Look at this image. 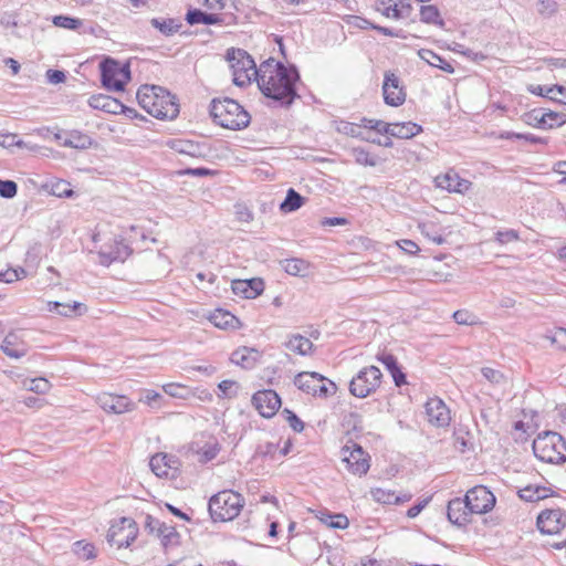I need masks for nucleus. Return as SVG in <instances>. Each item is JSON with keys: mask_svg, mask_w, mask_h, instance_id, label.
Instances as JSON below:
<instances>
[{"mask_svg": "<svg viewBox=\"0 0 566 566\" xmlns=\"http://www.w3.org/2000/svg\"><path fill=\"white\" fill-rule=\"evenodd\" d=\"M300 75L294 66L286 67L283 63L269 59L260 65L258 86L268 98L280 106H290L296 97V82Z\"/></svg>", "mask_w": 566, "mask_h": 566, "instance_id": "nucleus-1", "label": "nucleus"}, {"mask_svg": "<svg viewBox=\"0 0 566 566\" xmlns=\"http://www.w3.org/2000/svg\"><path fill=\"white\" fill-rule=\"evenodd\" d=\"M136 98L139 106L156 118L174 119L179 114L176 96L161 86L143 85L138 88Z\"/></svg>", "mask_w": 566, "mask_h": 566, "instance_id": "nucleus-2", "label": "nucleus"}, {"mask_svg": "<svg viewBox=\"0 0 566 566\" xmlns=\"http://www.w3.org/2000/svg\"><path fill=\"white\" fill-rule=\"evenodd\" d=\"M210 115L223 128L239 130L250 124V114L234 99H212Z\"/></svg>", "mask_w": 566, "mask_h": 566, "instance_id": "nucleus-3", "label": "nucleus"}, {"mask_svg": "<svg viewBox=\"0 0 566 566\" xmlns=\"http://www.w3.org/2000/svg\"><path fill=\"white\" fill-rule=\"evenodd\" d=\"M533 451L537 459L546 463L560 464L566 461V441L554 431H544L533 441Z\"/></svg>", "mask_w": 566, "mask_h": 566, "instance_id": "nucleus-4", "label": "nucleus"}, {"mask_svg": "<svg viewBox=\"0 0 566 566\" xmlns=\"http://www.w3.org/2000/svg\"><path fill=\"white\" fill-rule=\"evenodd\" d=\"M244 506L243 496L231 490H223L209 500L208 509L214 522H227L235 518Z\"/></svg>", "mask_w": 566, "mask_h": 566, "instance_id": "nucleus-5", "label": "nucleus"}, {"mask_svg": "<svg viewBox=\"0 0 566 566\" xmlns=\"http://www.w3.org/2000/svg\"><path fill=\"white\" fill-rule=\"evenodd\" d=\"M227 60L232 71L233 84L244 87L250 84L252 78L260 77V67L256 69L254 60L247 51L231 48L227 51Z\"/></svg>", "mask_w": 566, "mask_h": 566, "instance_id": "nucleus-6", "label": "nucleus"}, {"mask_svg": "<svg viewBox=\"0 0 566 566\" xmlns=\"http://www.w3.org/2000/svg\"><path fill=\"white\" fill-rule=\"evenodd\" d=\"M99 67L102 84L109 91H123L125 84L130 80L129 66L122 65L114 59H105Z\"/></svg>", "mask_w": 566, "mask_h": 566, "instance_id": "nucleus-7", "label": "nucleus"}, {"mask_svg": "<svg viewBox=\"0 0 566 566\" xmlns=\"http://www.w3.org/2000/svg\"><path fill=\"white\" fill-rule=\"evenodd\" d=\"M382 374L376 366H368L358 371L349 382V391L357 398H366L380 386Z\"/></svg>", "mask_w": 566, "mask_h": 566, "instance_id": "nucleus-8", "label": "nucleus"}, {"mask_svg": "<svg viewBox=\"0 0 566 566\" xmlns=\"http://www.w3.org/2000/svg\"><path fill=\"white\" fill-rule=\"evenodd\" d=\"M138 528L133 518L122 517L113 524L107 534V542L117 548L128 547L137 537Z\"/></svg>", "mask_w": 566, "mask_h": 566, "instance_id": "nucleus-9", "label": "nucleus"}, {"mask_svg": "<svg viewBox=\"0 0 566 566\" xmlns=\"http://www.w3.org/2000/svg\"><path fill=\"white\" fill-rule=\"evenodd\" d=\"M464 499L473 514L490 512L496 502L494 494L484 485H476L470 489Z\"/></svg>", "mask_w": 566, "mask_h": 566, "instance_id": "nucleus-10", "label": "nucleus"}, {"mask_svg": "<svg viewBox=\"0 0 566 566\" xmlns=\"http://www.w3.org/2000/svg\"><path fill=\"white\" fill-rule=\"evenodd\" d=\"M96 402L108 413L120 415L136 409V403L123 395L102 392L96 397Z\"/></svg>", "mask_w": 566, "mask_h": 566, "instance_id": "nucleus-11", "label": "nucleus"}, {"mask_svg": "<svg viewBox=\"0 0 566 566\" xmlns=\"http://www.w3.org/2000/svg\"><path fill=\"white\" fill-rule=\"evenodd\" d=\"M252 405L264 418L273 417L281 407L280 396L272 389L256 391L252 396Z\"/></svg>", "mask_w": 566, "mask_h": 566, "instance_id": "nucleus-12", "label": "nucleus"}, {"mask_svg": "<svg viewBox=\"0 0 566 566\" xmlns=\"http://www.w3.org/2000/svg\"><path fill=\"white\" fill-rule=\"evenodd\" d=\"M424 409L430 424L437 428H444L450 424V410L442 399L438 397L429 398Z\"/></svg>", "mask_w": 566, "mask_h": 566, "instance_id": "nucleus-13", "label": "nucleus"}, {"mask_svg": "<svg viewBox=\"0 0 566 566\" xmlns=\"http://www.w3.org/2000/svg\"><path fill=\"white\" fill-rule=\"evenodd\" d=\"M566 525V516L560 509L543 511L537 517V527L544 534H557Z\"/></svg>", "mask_w": 566, "mask_h": 566, "instance_id": "nucleus-14", "label": "nucleus"}, {"mask_svg": "<svg viewBox=\"0 0 566 566\" xmlns=\"http://www.w3.org/2000/svg\"><path fill=\"white\" fill-rule=\"evenodd\" d=\"M382 95L385 103L389 106H400L406 101V93L400 86V81L391 72L385 73Z\"/></svg>", "mask_w": 566, "mask_h": 566, "instance_id": "nucleus-15", "label": "nucleus"}, {"mask_svg": "<svg viewBox=\"0 0 566 566\" xmlns=\"http://www.w3.org/2000/svg\"><path fill=\"white\" fill-rule=\"evenodd\" d=\"M343 462L346 463V468L353 474L363 475L366 474L369 470V460L366 458V454L361 447L355 446V448L349 451L348 448L343 450Z\"/></svg>", "mask_w": 566, "mask_h": 566, "instance_id": "nucleus-16", "label": "nucleus"}, {"mask_svg": "<svg viewBox=\"0 0 566 566\" xmlns=\"http://www.w3.org/2000/svg\"><path fill=\"white\" fill-rule=\"evenodd\" d=\"M97 254L98 262L104 266H108L113 262L124 261L130 254V249L122 241L115 239L114 244L103 245Z\"/></svg>", "mask_w": 566, "mask_h": 566, "instance_id": "nucleus-17", "label": "nucleus"}, {"mask_svg": "<svg viewBox=\"0 0 566 566\" xmlns=\"http://www.w3.org/2000/svg\"><path fill=\"white\" fill-rule=\"evenodd\" d=\"M149 467L159 478H175L178 471V460L168 454L158 453L150 458Z\"/></svg>", "mask_w": 566, "mask_h": 566, "instance_id": "nucleus-18", "label": "nucleus"}, {"mask_svg": "<svg viewBox=\"0 0 566 566\" xmlns=\"http://www.w3.org/2000/svg\"><path fill=\"white\" fill-rule=\"evenodd\" d=\"M436 185L449 192L465 193L471 188L472 182L450 170L444 175L437 176Z\"/></svg>", "mask_w": 566, "mask_h": 566, "instance_id": "nucleus-19", "label": "nucleus"}, {"mask_svg": "<svg viewBox=\"0 0 566 566\" xmlns=\"http://www.w3.org/2000/svg\"><path fill=\"white\" fill-rule=\"evenodd\" d=\"M473 514L465 499L455 497L448 503V520L455 525H464L470 522V515Z\"/></svg>", "mask_w": 566, "mask_h": 566, "instance_id": "nucleus-20", "label": "nucleus"}, {"mask_svg": "<svg viewBox=\"0 0 566 566\" xmlns=\"http://www.w3.org/2000/svg\"><path fill=\"white\" fill-rule=\"evenodd\" d=\"M235 295L243 298H255L264 290V282L261 279L234 280L231 284Z\"/></svg>", "mask_w": 566, "mask_h": 566, "instance_id": "nucleus-21", "label": "nucleus"}, {"mask_svg": "<svg viewBox=\"0 0 566 566\" xmlns=\"http://www.w3.org/2000/svg\"><path fill=\"white\" fill-rule=\"evenodd\" d=\"M326 380V377L315 371H302L294 377V385L302 391L316 396L318 385Z\"/></svg>", "mask_w": 566, "mask_h": 566, "instance_id": "nucleus-22", "label": "nucleus"}, {"mask_svg": "<svg viewBox=\"0 0 566 566\" xmlns=\"http://www.w3.org/2000/svg\"><path fill=\"white\" fill-rule=\"evenodd\" d=\"M1 350L8 357L19 359L25 356L28 348L20 335L10 332L2 340Z\"/></svg>", "mask_w": 566, "mask_h": 566, "instance_id": "nucleus-23", "label": "nucleus"}, {"mask_svg": "<svg viewBox=\"0 0 566 566\" xmlns=\"http://www.w3.org/2000/svg\"><path fill=\"white\" fill-rule=\"evenodd\" d=\"M261 358V353L251 347H241L234 350L231 354V361L238 366H241L244 369H252L259 359Z\"/></svg>", "mask_w": 566, "mask_h": 566, "instance_id": "nucleus-24", "label": "nucleus"}, {"mask_svg": "<svg viewBox=\"0 0 566 566\" xmlns=\"http://www.w3.org/2000/svg\"><path fill=\"white\" fill-rule=\"evenodd\" d=\"M88 104L91 107L96 109H102L106 113L111 114H119L120 109H123V103L118 99L107 96V95H93L88 99Z\"/></svg>", "mask_w": 566, "mask_h": 566, "instance_id": "nucleus-25", "label": "nucleus"}, {"mask_svg": "<svg viewBox=\"0 0 566 566\" xmlns=\"http://www.w3.org/2000/svg\"><path fill=\"white\" fill-rule=\"evenodd\" d=\"M422 132V127L416 123H392L390 124L389 135L397 138H412Z\"/></svg>", "mask_w": 566, "mask_h": 566, "instance_id": "nucleus-26", "label": "nucleus"}, {"mask_svg": "<svg viewBox=\"0 0 566 566\" xmlns=\"http://www.w3.org/2000/svg\"><path fill=\"white\" fill-rule=\"evenodd\" d=\"M186 21L190 24H219L222 22V18L216 13H207L201 11L200 9L189 10L186 14Z\"/></svg>", "mask_w": 566, "mask_h": 566, "instance_id": "nucleus-27", "label": "nucleus"}, {"mask_svg": "<svg viewBox=\"0 0 566 566\" xmlns=\"http://www.w3.org/2000/svg\"><path fill=\"white\" fill-rule=\"evenodd\" d=\"M419 56L431 66L438 67L450 74L454 72V69L451 63H449L447 60H444L443 57H441L431 50H420Z\"/></svg>", "mask_w": 566, "mask_h": 566, "instance_id": "nucleus-28", "label": "nucleus"}, {"mask_svg": "<svg viewBox=\"0 0 566 566\" xmlns=\"http://www.w3.org/2000/svg\"><path fill=\"white\" fill-rule=\"evenodd\" d=\"M61 145L76 149H86L92 145V138L78 130H72L67 134V137L61 142Z\"/></svg>", "mask_w": 566, "mask_h": 566, "instance_id": "nucleus-29", "label": "nucleus"}, {"mask_svg": "<svg viewBox=\"0 0 566 566\" xmlns=\"http://www.w3.org/2000/svg\"><path fill=\"white\" fill-rule=\"evenodd\" d=\"M305 203V198L296 190L290 188L286 192L285 199L280 205V210L284 213H290L298 210Z\"/></svg>", "mask_w": 566, "mask_h": 566, "instance_id": "nucleus-30", "label": "nucleus"}, {"mask_svg": "<svg viewBox=\"0 0 566 566\" xmlns=\"http://www.w3.org/2000/svg\"><path fill=\"white\" fill-rule=\"evenodd\" d=\"M282 266L287 274L294 276H305L310 270V263L298 258L282 261Z\"/></svg>", "mask_w": 566, "mask_h": 566, "instance_id": "nucleus-31", "label": "nucleus"}, {"mask_svg": "<svg viewBox=\"0 0 566 566\" xmlns=\"http://www.w3.org/2000/svg\"><path fill=\"white\" fill-rule=\"evenodd\" d=\"M210 322L219 328L234 327L238 318L228 311L218 308L210 314Z\"/></svg>", "mask_w": 566, "mask_h": 566, "instance_id": "nucleus-32", "label": "nucleus"}, {"mask_svg": "<svg viewBox=\"0 0 566 566\" xmlns=\"http://www.w3.org/2000/svg\"><path fill=\"white\" fill-rule=\"evenodd\" d=\"M286 348L298 355H307L313 348V343L300 334L293 335L285 344Z\"/></svg>", "mask_w": 566, "mask_h": 566, "instance_id": "nucleus-33", "label": "nucleus"}, {"mask_svg": "<svg viewBox=\"0 0 566 566\" xmlns=\"http://www.w3.org/2000/svg\"><path fill=\"white\" fill-rule=\"evenodd\" d=\"M150 24L159 30L164 35L170 36L179 31L181 28V22L177 19H159L154 18L150 20Z\"/></svg>", "mask_w": 566, "mask_h": 566, "instance_id": "nucleus-34", "label": "nucleus"}, {"mask_svg": "<svg viewBox=\"0 0 566 566\" xmlns=\"http://www.w3.org/2000/svg\"><path fill=\"white\" fill-rule=\"evenodd\" d=\"M48 308L50 312H55L63 316H72L73 313L83 310L86 311V306L83 303L73 302L70 303H61V302H49Z\"/></svg>", "mask_w": 566, "mask_h": 566, "instance_id": "nucleus-35", "label": "nucleus"}, {"mask_svg": "<svg viewBox=\"0 0 566 566\" xmlns=\"http://www.w3.org/2000/svg\"><path fill=\"white\" fill-rule=\"evenodd\" d=\"M547 489L543 486H525L518 491V496L525 502H536L547 497Z\"/></svg>", "mask_w": 566, "mask_h": 566, "instance_id": "nucleus-36", "label": "nucleus"}, {"mask_svg": "<svg viewBox=\"0 0 566 566\" xmlns=\"http://www.w3.org/2000/svg\"><path fill=\"white\" fill-rule=\"evenodd\" d=\"M420 20L428 24L443 25L439 9L432 4L421 6Z\"/></svg>", "mask_w": 566, "mask_h": 566, "instance_id": "nucleus-37", "label": "nucleus"}, {"mask_svg": "<svg viewBox=\"0 0 566 566\" xmlns=\"http://www.w3.org/2000/svg\"><path fill=\"white\" fill-rule=\"evenodd\" d=\"M157 536L160 537L161 544L167 547L168 545H175L178 543L179 534L175 526L163 524L159 525Z\"/></svg>", "mask_w": 566, "mask_h": 566, "instance_id": "nucleus-38", "label": "nucleus"}, {"mask_svg": "<svg viewBox=\"0 0 566 566\" xmlns=\"http://www.w3.org/2000/svg\"><path fill=\"white\" fill-rule=\"evenodd\" d=\"M73 553L83 560L94 559L96 557L95 547L91 543L78 541L73 544Z\"/></svg>", "mask_w": 566, "mask_h": 566, "instance_id": "nucleus-39", "label": "nucleus"}, {"mask_svg": "<svg viewBox=\"0 0 566 566\" xmlns=\"http://www.w3.org/2000/svg\"><path fill=\"white\" fill-rule=\"evenodd\" d=\"M220 451V446L217 441L208 442L203 447L196 449V452L199 454L200 462H209L213 460Z\"/></svg>", "mask_w": 566, "mask_h": 566, "instance_id": "nucleus-40", "label": "nucleus"}, {"mask_svg": "<svg viewBox=\"0 0 566 566\" xmlns=\"http://www.w3.org/2000/svg\"><path fill=\"white\" fill-rule=\"evenodd\" d=\"M350 153L356 164L358 165L374 167L378 163L376 157L371 156L367 150H365L361 147H355L350 150Z\"/></svg>", "mask_w": 566, "mask_h": 566, "instance_id": "nucleus-41", "label": "nucleus"}, {"mask_svg": "<svg viewBox=\"0 0 566 566\" xmlns=\"http://www.w3.org/2000/svg\"><path fill=\"white\" fill-rule=\"evenodd\" d=\"M544 109L543 108H534L523 115V120L525 124L544 128V125L546 124V120L544 118Z\"/></svg>", "mask_w": 566, "mask_h": 566, "instance_id": "nucleus-42", "label": "nucleus"}, {"mask_svg": "<svg viewBox=\"0 0 566 566\" xmlns=\"http://www.w3.org/2000/svg\"><path fill=\"white\" fill-rule=\"evenodd\" d=\"M399 0H377V11L386 18L398 20L397 7Z\"/></svg>", "mask_w": 566, "mask_h": 566, "instance_id": "nucleus-43", "label": "nucleus"}, {"mask_svg": "<svg viewBox=\"0 0 566 566\" xmlns=\"http://www.w3.org/2000/svg\"><path fill=\"white\" fill-rule=\"evenodd\" d=\"M546 124L544 125L545 129H552L554 127H559L566 123V114L557 113L553 111H544L543 113Z\"/></svg>", "mask_w": 566, "mask_h": 566, "instance_id": "nucleus-44", "label": "nucleus"}, {"mask_svg": "<svg viewBox=\"0 0 566 566\" xmlns=\"http://www.w3.org/2000/svg\"><path fill=\"white\" fill-rule=\"evenodd\" d=\"M172 148H175L180 154H186L192 157H197L200 155L199 145L190 140H177L174 143Z\"/></svg>", "mask_w": 566, "mask_h": 566, "instance_id": "nucleus-45", "label": "nucleus"}, {"mask_svg": "<svg viewBox=\"0 0 566 566\" xmlns=\"http://www.w3.org/2000/svg\"><path fill=\"white\" fill-rule=\"evenodd\" d=\"M419 229L421 234L433 243L440 245L446 242V239L434 230V224L432 222L421 223L419 224Z\"/></svg>", "mask_w": 566, "mask_h": 566, "instance_id": "nucleus-46", "label": "nucleus"}, {"mask_svg": "<svg viewBox=\"0 0 566 566\" xmlns=\"http://www.w3.org/2000/svg\"><path fill=\"white\" fill-rule=\"evenodd\" d=\"M25 388L39 395H45L51 389V384L48 379L39 377L29 380V385L24 384Z\"/></svg>", "mask_w": 566, "mask_h": 566, "instance_id": "nucleus-47", "label": "nucleus"}, {"mask_svg": "<svg viewBox=\"0 0 566 566\" xmlns=\"http://www.w3.org/2000/svg\"><path fill=\"white\" fill-rule=\"evenodd\" d=\"M54 25L69 30H76L82 25V21L80 19L66 17V15H55L53 18Z\"/></svg>", "mask_w": 566, "mask_h": 566, "instance_id": "nucleus-48", "label": "nucleus"}, {"mask_svg": "<svg viewBox=\"0 0 566 566\" xmlns=\"http://www.w3.org/2000/svg\"><path fill=\"white\" fill-rule=\"evenodd\" d=\"M218 389L220 390L218 396L221 398H233L238 395V384L234 380H222Z\"/></svg>", "mask_w": 566, "mask_h": 566, "instance_id": "nucleus-49", "label": "nucleus"}, {"mask_svg": "<svg viewBox=\"0 0 566 566\" xmlns=\"http://www.w3.org/2000/svg\"><path fill=\"white\" fill-rule=\"evenodd\" d=\"M164 391L174 398L186 399L189 396L188 387L179 384H167L163 387Z\"/></svg>", "mask_w": 566, "mask_h": 566, "instance_id": "nucleus-50", "label": "nucleus"}, {"mask_svg": "<svg viewBox=\"0 0 566 566\" xmlns=\"http://www.w3.org/2000/svg\"><path fill=\"white\" fill-rule=\"evenodd\" d=\"M547 339L557 348L566 350V328L557 327L552 335L546 336Z\"/></svg>", "mask_w": 566, "mask_h": 566, "instance_id": "nucleus-51", "label": "nucleus"}, {"mask_svg": "<svg viewBox=\"0 0 566 566\" xmlns=\"http://www.w3.org/2000/svg\"><path fill=\"white\" fill-rule=\"evenodd\" d=\"M371 496L375 501L384 504H392L395 492L376 488L371 490Z\"/></svg>", "mask_w": 566, "mask_h": 566, "instance_id": "nucleus-52", "label": "nucleus"}, {"mask_svg": "<svg viewBox=\"0 0 566 566\" xmlns=\"http://www.w3.org/2000/svg\"><path fill=\"white\" fill-rule=\"evenodd\" d=\"M361 122H363L364 127L374 129L379 134L389 135L390 124H388V123H385V122L378 120V119H368V118H363Z\"/></svg>", "mask_w": 566, "mask_h": 566, "instance_id": "nucleus-53", "label": "nucleus"}, {"mask_svg": "<svg viewBox=\"0 0 566 566\" xmlns=\"http://www.w3.org/2000/svg\"><path fill=\"white\" fill-rule=\"evenodd\" d=\"M282 416L295 432H302L304 430V422L293 411L284 409Z\"/></svg>", "mask_w": 566, "mask_h": 566, "instance_id": "nucleus-54", "label": "nucleus"}, {"mask_svg": "<svg viewBox=\"0 0 566 566\" xmlns=\"http://www.w3.org/2000/svg\"><path fill=\"white\" fill-rule=\"evenodd\" d=\"M18 185L12 180H0V196L6 199L15 197Z\"/></svg>", "mask_w": 566, "mask_h": 566, "instance_id": "nucleus-55", "label": "nucleus"}, {"mask_svg": "<svg viewBox=\"0 0 566 566\" xmlns=\"http://www.w3.org/2000/svg\"><path fill=\"white\" fill-rule=\"evenodd\" d=\"M453 319L459 325H473L475 323V316L467 310L455 311Z\"/></svg>", "mask_w": 566, "mask_h": 566, "instance_id": "nucleus-56", "label": "nucleus"}, {"mask_svg": "<svg viewBox=\"0 0 566 566\" xmlns=\"http://www.w3.org/2000/svg\"><path fill=\"white\" fill-rule=\"evenodd\" d=\"M336 390H337L336 385L332 380L326 378L325 381H323L318 385L316 396L322 397V398H327L328 396L334 395L336 392Z\"/></svg>", "mask_w": 566, "mask_h": 566, "instance_id": "nucleus-57", "label": "nucleus"}, {"mask_svg": "<svg viewBox=\"0 0 566 566\" xmlns=\"http://www.w3.org/2000/svg\"><path fill=\"white\" fill-rule=\"evenodd\" d=\"M51 193L56 197H71L73 195V190L70 189L69 184L60 180L52 185Z\"/></svg>", "mask_w": 566, "mask_h": 566, "instance_id": "nucleus-58", "label": "nucleus"}, {"mask_svg": "<svg viewBox=\"0 0 566 566\" xmlns=\"http://www.w3.org/2000/svg\"><path fill=\"white\" fill-rule=\"evenodd\" d=\"M481 371L482 375L492 384L497 385L504 380L503 374L496 369L483 367Z\"/></svg>", "mask_w": 566, "mask_h": 566, "instance_id": "nucleus-59", "label": "nucleus"}, {"mask_svg": "<svg viewBox=\"0 0 566 566\" xmlns=\"http://www.w3.org/2000/svg\"><path fill=\"white\" fill-rule=\"evenodd\" d=\"M338 130L352 137H360L361 126L353 123H342Z\"/></svg>", "mask_w": 566, "mask_h": 566, "instance_id": "nucleus-60", "label": "nucleus"}, {"mask_svg": "<svg viewBox=\"0 0 566 566\" xmlns=\"http://www.w3.org/2000/svg\"><path fill=\"white\" fill-rule=\"evenodd\" d=\"M328 526L332 528L344 530L348 526V518L344 514H334V517H329Z\"/></svg>", "mask_w": 566, "mask_h": 566, "instance_id": "nucleus-61", "label": "nucleus"}, {"mask_svg": "<svg viewBox=\"0 0 566 566\" xmlns=\"http://www.w3.org/2000/svg\"><path fill=\"white\" fill-rule=\"evenodd\" d=\"M0 146L2 147H11V146H22V140L17 139V135L14 134H0Z\"/></svg>", "mask_w": 566, "mask_h": 566, "instance_id": "nucleus-62", "label": "nucleus"}, {"mask_svg": "<svg viewBox=\"0 0 566 566\" xmlns=\"http://www.w3.org/2000/svg\"><path fill=\"white\" fill-rule=\"evenodd\" d=\"M496 240L501 243H507L511 241H517L518 240V233L514 230H506V231H499L496 233Z\"/></svg>", "mask_w": 566, "mask_h": 566, "instance_id": "nucleus-63", "label": "nucleus"}, {"mask_svg": "<svg viewBox=\"0 0 566 566\" xmlns=\"http://www.w3.org/2000/svg\"><path fill=\"white\" fill-rule=\"evenodd\" d=\"M412 7L409 3V0H399L397 7V15L399 19L408 18L411 14Z\"/></svg>", "mask_w": 566, "mask_h": 566, "instance_id": "nucleus-64", "label": "nucleus"}]
</instances>
